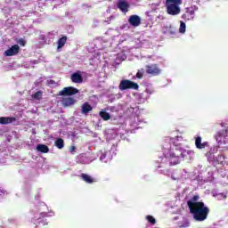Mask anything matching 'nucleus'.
<instances>
[{"mask_svg":"<svg viewBox=\"0 0 228 228\" xmlns=\"http://www.w3.org/2000/svg\"><path fill=\"white\" fill-rule=\"evenodd\" d=\"M117 6L121 12H124L125 13H126V12H129V3L124 0H120L118 3Z\"/></svg>","mask_w":228,"mask_h":228,"instance_id":"obj_9","label":"nucleus"},{"mask_svg":"<svg viewBox=\"0 0 228 228\" xmlns=\"http://www.w3.org/2000/svg\"><path fill=\"white\" fill-rule=\"evenodd\" d=\"M99 115H100L101 118H102V120L108 121V120L111 119V115H110V113H108L105 110L100 111Z\"/></svg>","mask_w":228,"mask_h":228,"instance_id":"obj_18","label":"nucleus"},{"mask_svg":"<svg viewBox=\"0 0 228 228\" xmlns=\"http://www.w3.org/2000/svg\"><path fill=\"white\" fill-rule=\"evenodd\" d=\"M179 33H186V23L180 21Z\"/></svg>","mask_w":228,"mask_h":228,"instance_id":"obj_21","label":"nucleus"},{"mask_svg":"<svg viewBox=\"0 0 228 228\" xmlns=\"http://www.w3.org/2000/svg\"><path fill=\"white\" fill-rule=\"evenodd\" d=\"M128 22L130 26H133L134 28H138V26L142 24V18H140V16L136 14L131 15L128 19Z\"/></svg>","mask_w":228,"mask_h":228,"instance_id":"obj_8","label":"nucleus"},{"mask_svg":"<svg viewBox=\"0 0 228 228\" xmlns=\"http://www.w3.org/2000/svg\"><path fill=\"white\" fill-rule=\"evenodd\" d=\"M180 4H167V12L168 15H179L181 13V8H179Z\"/></svg>","mask_w":228,"mask_h":228,"instance_id":"obj_4","label":"nucleus"},{"mask_svg":"<svg viewBox=\"0 0 228 228\" xmlns=\"http://www.w3.org/2000/svg\"><path fill=\"white\" fill-rule=\"evenodd\" d=\"M37 151L43 152V154H47V152H49V147L45 144H37Z\"/></svg>","mask_w":228,"mask_h":228,"instance_id":"obj_17","label":"nucleus"},{"mask_svg":"<svg viewBox=\"0 0 228 228\" xmlns=\"http://www.w3.org/2000/svg\"><path fill=\"white\" fill-rule=\"evenodd\" d=\"M143 74H145V69H139L136 73L137 79H142V77H143Z\"/></svg>","mask_w":228,"mask_h":228,"instance_id":"obj_24","label":"nucleus"},{"mask_svg":"<svg viewBox=\"0 0 228 228\" xmlns=\"http://www.w3.org/2000/svg\"><path fill=\"white\" fill-rule=\"evenodd\" d=\"M183 0H166L167 4H181Z\"/></svg>","mask_w":228,"mask_h":228,"instance_id":"obj_25","label":"nucleus"},{"mask_svg":"<svg viewBox=\"0 0 228 228\" xmlns=\"http://www.w3.org/2000/svg\"><path fill=\"white\" fill-rule=\"evenodd\" d=\"M225 130H221V131H219L218 133H217V136L219 137V138H222V136H224L225 137Z\"/></svg>","mask_w":228,"mask_h":228,"instance_id":"obj_28","label":"nucleus"},{"mask_svg":"<svg viewBox=\"0 0 228 228\" xmlns=\"http://www.w3.org/2000/svg\"><path fill=\"white\" fill-rule=\"evenodd\" d=\"M221 195H222V197H223L224 200L227 199V195H225V194H224V193H222Z\"/></svg>","mask_w":228,"mask_h":228,"instance_id":"obj_31","label":"nucleus"},{"mask_svg":"<svg viewBox=\"0 0 228 228\" xmlns=\"http://www.w3.org/2000/svg\"><path fill=\"white\" fill-rule=\"evenodd\" d=\"M17 120L16 118L11 117V118H6V117H1L0 118V124L2 126H6L7 124H12V122H15Z\"/></svg>","mask_w":228,"mask_h":228,"instance_id":"obj_12","label":"nucleus"},{"mask_svg":"<svg viewBox=\"0 0 228 228\" xmlns=\"http://www.w3.org/2000/svg\"><path fill=\"white\" fill-rule=\"evenodd\" d=\"M182 17H183V19H184V18L186 17V14H183V16H182Z\"/></svg>","mask_w":228,"mask_h":228,"instance_id":"obj_34","label":"nucleus"},{"mask_svg":"<svg viewBox=\"0 0 228 228\" xmlns=\"http://www.w3.org/2000/svg\"><path fill=\"white\" fill-rule=\"evenodd\" d=\"M70 79L73 83H83V76L77 72L73 73Z\"/></svg>","mask_w":228,"mask_h":228,"instance_id":"obj_13","label":"nucleus"},{"mask_svg":"<svg viewBox=\"0 0 228 228\" xmlns=\"http://www.w3.org/2000/svg\"><path fill=\"white\" fill-rule=\"evenodd\" d=\"M104 158H106V155H102V156L100 158L101 161H102V159H104Z\"/></svg>","mask_w":228,"mask_h":228,"instance_id":"obj_30","label":"nucleus"},{"mask_svg":"<svg viewBox=\"0 0 228 228\" xmlns=\"http://www.w3.org/2000/svg\"><path fill=\"white\" fill-rule=\"evenodd\" d=\"M50 83H52V85H54V83H56L54 80H50Z\"/></svg>","mask_w":228,"mask_h":228,"instance_id":"obj_33","label":"nucleus"},{"mask_svg":"<svg viewBox=\"0 0 228 228\" xmlns=\"http://www.w3.org/2000/svg\"><path fill=\"white\" fill-rule=\"evenodd\" d=\"M146 220H148V222L151 224V225H154L156 224V219L152 216H147Z\"/></svg>","mask_w":228,"mask_h":228,"instance_id":"obj_26","label":"nucleus"},{"mask_svg":"<svg viewBox=\"0 0 228 228\" xmlns=\"http://www.w3.org/2000/svg\"><path fill=\"white\" fill-rule=\"evenodd\" d=\"M81 178L83 181H85V183H87V184H92V183H94V178L86 174H82Z\"/></svg>","mask_w":228,"mask_h":228,"instance_id":"obj_19","label":"nucleus"},{"mask_svg":"<svg viewBox=\"0 0 228 228\" xmlns=\"http://www.w3.org/2000/svg\"><path fill=\"white\" fill-rule=\"evenodd\" d=\"M73 104H76V100H74V98L68 97L62 99V106H64V108L73 106Z\"/></svg>","mask_w":228,"mask_h":228,"instance_id":"obj_14","label":"nucleus"},{"mask_svg":"<svg viewBox=\"0 0 228 228\" xmlns=\"http://www.w3.org/2000/svg\"><path fill=\"white\" fill-rule=\"evenodd\" d=\"M33 99H36L37 101H40L42 99V92L37 91L34 94H32Z\"/></svg>","mask_w":228,"mask_h":228,"instance_id":"obj_22","label":"nucleus"},{"mask_svg":"<svg viewBox=\"0 0 228 228\" xmlns=\"http://www.w3.org/2000/svg\"><path fill=\"white\" fill-rule=\"evenodd\" d=\"M92 110H94V107H92V105H90V103H88V102H85L81 106L82 115H88V113H90V111H92Z\"/></svg>","mask_w":228,"mask_h":228,"instance_id":"obj_11","label":"nucleus"},{"mask_svg":"<svg viewBox=\"0 0 228 228\" xmlns=\"http://www.w3.org/2000/svg\"><path fill=\"white\" fill-rule=\"evenodd\" d=\"M181 156H183V151H179L177 150L173 151H170L168 155L170 165H179Z\"/></svg>","mask_w":228,"mask_h":228,"instance_id":"obj_3","label":"nucleus"},{"mask_svg":"<svg viewBox=\"0 0 228 228\" xmlns=\"http://www.w3.org/2000/svg\"><path fill=\"white\" fill-rule=\"evenodd\" d=\"M190 227V221L188 219H184L181 224H180V228H187Z\"/></svg>","mask_w":228,"mask_h":228,"instance_id":"obj_23","label":"nucleus"},{"mask_svg":"<svg viewBox=\"0 0 228 228\" xmlns=\"http://www.w3.org/2000/svg\"><path fill=\"white\" fill-rule=\"evenodd\" d=\"M170 35H175V31L171 30V31H170Z\"/></svg>","mask_w":228,"mask_h":228,"instance_id":"obj_32","label":"nucleus"},{"mask_svg":"<svg viewBox=\"0 0 228 228\" xmlns=\"http://www.w3.org/2000/svg\"><path fill=\"white\" fill-rule=\"evenodd\" d=\"M20 52V46L19 45H13L11 48L4 52V56H15Z\"/></svg>","mask_w":228,"mask_h":228,"instance_id":"obj_7","label":"nucleus"},{"mask_svg":"<svg viewBox=\"0 0 228 228\" xmlns=\"http://www.w3.org/2000/svg\"><path fill=\"white\" fill-rule=\"evenodd\" d=\"M18 44H19L20 45H21L22 47H24V46L26 45V41H25L24 39H22V38H20V39L18 40Z\"/></svg>","mask_w":228,"mask_h":228,"instance_id":"obj_27","label":"nucleus"},{"mask_svg":"<svg viewBox=\"0 0 228 228\" xmlns=\"http://www.w3.org/2000/svg\"><path fill=\"white\" fill-rule=\"evenodd\" d=\"M119 90L124 91V90H138L140 88V86H138L137 83H134L129 79H123L121 80L119 86H118Z\"/></svg>","mask_w":228,"mask_h":228,"instance_id":"obj_2","label":"nucleus"},{"mask_svg":"<svg viewBox=\"0 0 228 228\" xmlns=\"http://www.w3.org/2000/svg\"><path fill=\"white\" fill-rule=\"evenodd\" d=\"M55 146L57 147V149H63V147H65V142L63 141V139L58 138L55 141Z\"/></svg>","mask_w":228,"mask_h":228,"instance_id":"obj_20","label":"nucleus"},{"mask_svg":"<svg viewBox=\"0 0 228 228\" xmlns=\"http://www.w3.org/2000/svg\"><path fill=\"white\" fill-rule=\"evenodd\" d=\"M189 211L196 222H204L208 220L210 210L204 203H194L190 205Z\"/></svg>","mask_w":228,"mask_h":228,"instance_id":"obj_1","label":"nucleus"},{"mask_svg":"<svg viewBox=\"0 0 228 228\" xmlns=\"http://www.w3.org/2000/svg\"><path fill=\"white\" fill-rule=\"evenodd\" d=\"M69 151H70V152H75L76 151V146H71Z\"/></svg>","mask_w":228,"mask_h":228,"instance_id":"obj_29","label":"nucleus"},{"mask_svg":"<svg viewBox=\"0 0 228 228\" xmlns=\"http://www.w3.org/2000/svg\"><path fill=\"white\" fill-rule=\"evenodd\" d=\"M67 44V36H63L57 41V49H61Z\"/></svg>","mask_w":228,"mask_h":228,"instance_id":"obj_16","label":"nucleus"},{"mask_svg":"<svg viewBox=\"0 0 228 228\" xmlns=\"http://www.w3.org/2000/svg\"><path fill=\"white\" fill-rule=\"evenodd\" d=\"M199 199H200V197L199 195H194L190 200L187 201V206L190 209V206L191 204H203L204 202L202 201H199Z\"/></svg>","mask_w":228,"mask_h":228,"instance_id":"obj_15","label":"nucleus"},{"mask_svg":"<svg viewBox=\"0 0 228 228\" xmlns=\"http://www.w3.org/2000/svg\"><path fill=\"white\" fill-rule=\"evenodd\" d=\"M195 145L197 149H206L208 147V142H202V137L198 136L195 139Z\"/></svg>","mask_w":228,"mask_h":228,"instance_id":"obj_10","label":"nucleus"},{"mask_svg":"<svg viewBox=\"0 0 228 228\" xmlns=\"http://www.w3.org/2000/svg\"><path fill=\"white\" fill-rule=\"evenodd\" d=\"M146 74L150 76H159L161 74V69L158 64L146 65Z\"/></svg>","mask_w":228,"mask_h":228,"instance_id":"obj_5","label":"nucleus"},{"mask_svg":"<svg viewBox=\"0 0 228 228\" xmlns=\"http://www.w3.org/2000/svg\"><path fill=\"white\" fill-rule=\"evenodd\" d=\"M76 94H79V89L73 87V86H69V87H64L61 91H60L59 94L65 96H70V95H76Z\"/></svg>","mask_w":228,"mask_h":228,"instance_id":"obj_6","label":"nucleus"}]
</instances>
